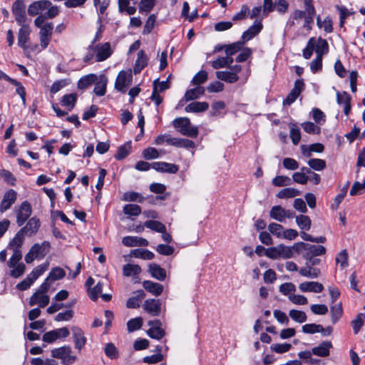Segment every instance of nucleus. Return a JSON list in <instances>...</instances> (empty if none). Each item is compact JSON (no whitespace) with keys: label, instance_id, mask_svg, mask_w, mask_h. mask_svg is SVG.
<instances>
[{"label":"nucleus","instance_id":"ddd939ff","mask_svg":"<svg viewBox=\"0 0 365 365\" xmlns=\"http://www.w3.org/2000/svg\"><path fill=\"white\" fill-rule=\"evenodd\" d=\"M96 52V61H103L111 55L110 46L109 43L97 45L95 48Z\"/></svg>","mask_w":365,"mask_h":365},{"label":"nucleus","instance_id":"052dcab7","mask_svg":"<svg viewBox=\"0 0 365 365\" xmlns=\"http://www.w3.org/2000/svg\"><path fill=\"white\" fill-rule=\"evenodd\" d=\"M130 146L129 145H123L118 148L115 158L120 160L124 159L130 153Z\"/></svg>","mask_w":365,"mask_h":365},{"label":"nucleus","instance_id":"9d476101","mask_svg":"<svg viewBox=\"0 0 365 365\" xmlns=\"http://www.w3.org/2000/svg\"><path fill=\"white\" fill-rule=\"evenodd\" d=\"M148 325L151 327L148 330V335L155 339H160L165 335V331L160 328L161 322L159 320L150 321Z\"/></svg>","mask_w":365,"mask_h":365},{"label":"nucleus","instance_id":"ea45409f","mask_svg":"<svg viewBox=\"0 0 365 365\" xmlns=\"http://www.w3.org/2000/svg\"><path fill=\"white\" fill-rule=\"evenodd\" d=\"M141 272L140 267L137 264H126L123 267V275L130 277L132 275H137Z\"/></svg>","mask_w":365,"mask_h":365},{"label":"nucleus","instance_id":"bb28decb","mask_svg":"<svg viewBox=\"0 0 365 365\" xmlns=\"http://www.w3.org/2000/svg\"><path fill=\"white\" fill-rule=\"evenodd\" d=\"M209 104L207 102L195 101L189 103L185 108L187 113H199L203 112L208 109Z\"/></svg>","mask_w":365,"mask_h":365},{"label":"nucleus","instance_id":"f03ea898","mask_svg":"<svg viewBox=\"0 0 365 365\" xmlns=\"http://www.w3.org/2000/svg\"><path fill=\"white\" fill-rule=\"evenodd\" d=\"M11 11L18 25L27 24L26 6L24 0H16L12 5Z\"/></svg>","mask_w":365,"mask_h":365},{"label":"nucleus","instance_id":"423d86ee","mask_svg":"<svg viewBox=\"0 0 365 365\" xmlns=\"http://www.w3.org/2000/svg\"><path fill=\"white\" fill-rule=\"evenodd\" d=\"M131 81L132 75L125 71H121L116 78L115 88L122 93H125L126 88L131 83Z\"/></svg>","mask_w":365,"mask_h":365},{"label":"nucleus","instance_id":"c756f323","mask_svg":"<svg viewBox=\"0 0 365 365\" xmlns=\"http://www.w3.org/2000/svg\"><path fill=\"white\" fill-rule=\"evenodd\" d=\"M98 76L91 73L81 78L78 82V88L81 90L86 89L97 81Z\"/></svg>","mask_w":365,"mask_h":365},{"label":"nucleus","instance_id":"7c9ffc66","mask_svg":"<svg viewBox=\"0 0 365 365\" xmlns=\"http://www.w3.org/2000/svg\"><path fill=\"white\" fill-rule=\"evenodd\" d=\"M204 93L205 88L202 86H197L187 91L184 98L186 101H190L199 98L200 96L203 95Z\"/></svg>","mask_w":365,"mask_h":365},{"label":"nucleus","instance_id":"e2e57ef3","mask_svg":"<svg viewBox=\"0 0 365 365\" xmlns=\"http://www.w3.org/2000/svg\"><path fill=\"white\" fill-rule=\"evenodd\" d=\"M244 44L242 41L233 43L226 47L225 53L227 56H232L240 50L242 46Z\"/></svg>","mask_w":365,"mask_h":365},{"label":"nucleus","instance_id":"5701e85b","mask_svg":"<svg viewBox=\"0 0 365 365\" xmlns=\"http://www.w3.org/2000/svg\"><path fill=\"white\" fill-rule=\"evenodd\" d=\"M41 225L40 221L38 218L34 217L31 218L26 226L21 230L27 235L31 236L36 234Z\"/></svg>","mask_w":365,"mask_h":365},{"label":"nucleus","instance_id":"603ef678","mask_svg":"<svg viewBox=\"0 0 365 365\" xmlns=\"http://www.w3.org/2000/svg\"><path fill=\"white\" fill-rule=\"evenodd\" d=\"M291 179L289 177L284 175H277L272 180V184L277 187L289 185L291 184Z\"/></svg>","mask_w":365,"mask_h":365},{"label":"nucleus","instance_id":"72a5a7b5","mask_svg":"<svg viewBox=\"0 0 365 365\" xmlns=\"http://www.w3.org/2000/svg\"><path fill=\"white\" fill-rule=\"evenodd\" d=\"M130 255L132 257H136V258H140L143 259H152L154 258V254L145 249H135L133 250L130 252Z\"/></svg>","mask_w":365,"mask_h":365},{"label":"nucleus","instance_id":"680f3d73","mask_svg":"<svg viewBox=\"0 0 365 365\" xmlns=\"http://www.w3.org/2000/svg\"><path fill=\"white\" fill-rule=\"evenodd\" d=\"M207 79V73L205 71H200L195 75L192 80L194 85H200Z\"/></svg>","mask_w":365,"mask_h":365},{"label":"nucleus","instance_id":"3c124183","mask_svg":"<svg viewBox=\"0 0 365 365\" xmlns=\"http://www.w3.org/2000/svg\"><path fill=\"white\" fill-rule=\"evenodd\" d=\"M143 320L140 317L130 319L127 322V328L129 332L138 330L141 328Z\"/></svg>","mask_w":365,"mask_h":365},{"label":"nucleus","instance_id":"58836bf2","mask_svg":"<svg viewBox=\"0 0 365 365\" xmlns=\"http://www.w3.org/2000/svg\"><path fill=\"white\" fill-rule=\"evenodd\" d=\"M278 246V250H279V258L283 259H289L293 257V250H296V247L294 248V246L292 247L285 246L283 244H280Z\"/></svg>","mask_w":365,"mask_h":365},{"label":"nucleus","instance_id":"412c9836","mask_svg":"<svg viewBox=\"0 0 365 365\" xmlns=\"http://www.w3.org/2000/svg\"><path fill=\"white\" fill-rule=\"evenodd\" d=\"M107 83L108 78L105 75H101L100 76H98L97 81H96V82L94 83V93L98 96H104L106 93Z\"/></svg>","mask_w":365,"mask_h":365},{"label":"nucleus","instance_id":"338daca9","mask_svg":"<svg viewBox=\"0 0 365 365\" xmlns=\"http://www.w3.org/2000/svg\"><path fill=\"white\" fill-rule=\"evenodd\" d=\"M365 188V180H364L363 183H361L358 181H356L354 182L351 190H350V195L354 196L356 195H359L361 193L362 190Z\"/></svg>","mask_w":365,"mask_h":365},{"label":"nucleus","instance_id":"dca6fc26","mask_svg":"<svg viewBox=\"0 0 365 365\" xmlns=\"http://www.w3.org/2000/svg\"><path fill=\"white\" fill-rule=\"evenodd\" d=\"M16 199V192L11 189L5 192L3 200L1 202V210L4 212L9 209L11 206L15 202Z\"/></svg>","mask_w":365,"mask_h":365},{"label":"nucleus","instance_id":"79ce46f5","mask_svg":"<svg viewBox=\"0 0 365 365\" xmlns=\"http://www.w3.org/2000/svg\"><path fill=\"white\" fill-rule=\"evenodd\" d=\"M317 24L327 33H331L333 31L332 21L329 16L326 17L324 21H322L321 18L318 16L317 18Z\"/></svg>","mask_w":365,"mask_h":365},{"label":"nucleus","instance_id":"bf43d9fd","mask_svg":"<svg viewBox=\"0 0 365 365\" xmlns=\"http://www.w3.org/2000/svg\"><path fill=\"white\" fill-rule=\"evenodd\" d=\"M158 80H155L153 83V93L150 97V99L155 102L156 106H159L162 101L163 98L158 94L159 91L158 90Z\"/></svg>","mask_w":365,"mask_h":365},{"label":"nucleus","instance_id":"c9c22d12","mask_svg":"<svg viewBox=\"0 0 365 365\" xmlns=\"http://www.w3.org/2000/svg\"><path fill=\"white\" fill-rule=\"evenodd\" d=\"M24 235H26L21 230H20L13 238V240L9 243V247H11L13 250L14 249H20L24 241Z\"/></svg>","mask_w":365,"mask_h":365},{"label":"nucleus","instance_id":"b1692460","mask_svg":"<svg viewBox=\"0 0 365 365\" xmlns=\"http://www.w3.org/2000/svg\"><path fill=\"white\" fill-rule=\"evenodd\" d=\"M332 347L331 341H324L319 346L312 348V353L314 355L321 357H325L329 355L330 349Z\"/></svg>","mask_w":365,"mask_h":365},{"label":"nucleus","instance_id":"a878e982","mask_svg":"<svg viewBox=\"0 0 365 365\" xmlns=\"http://www.w3.org/2000/svg\"><path fill=\"white\" fill-rule=\"evenodd\" d=\"M137 56V60L133 68L135 74L139 73L147 66L148 61V58L143 50L140 51Z\"/></svg>","mask_w":365,"mask_h":365},{"label":"nucleus","instance_id":"c85d7f7f","mask_svg":"<svg viewBox=\"0 0 365 365\" xmlns=\"http://www.w3.org/2000/svg\"><path fill=\"white\" fill-rule=\"evenodd\" d=\"M135 296L128 299L126 306L130 309H135L140 307V302L145 297V293L143 290H138L134 293Z\"/></svg>","mask_w":365,"mask_h":365},{"label":"nucleus","instance_id":"c03bdc74","mask_svg":"<svg viewBox=\"0 0 365 365\" xmlns=\"http://www.w3.org/2000/svg\"><path fill=\"white\" fill-rule=\"evenodd\" d=\"M289 315L294 321L298 323H303L307 320L306 313L303 311L291 309Z\"/></svg>","mask_w":365,"mask_h":365},{"label":"nucleus","instance_id":"f8f14e48","mask_svg":"<svg viewBox=\"0 0 365 365\" xmlns=\"http://www.w3.org/2000/svg\"><path fill=\"white\" fill-rule=\"evenodd\" d=\"M160 302L159 299H147L143 304V309L153 316H158L160 313Z\"/></svg>","mask_w":365,"mask_h":365},{"label":"nucleus","instance_id":"a19ab883","mask_svg":"<svg viewBox=\"0 0 365 365\" xmlns=\"http://www.w3.org/2000/svg\"><path fill=\"white\" fill-rule=\"evenodd\" d=\"M144 225L145 227L150 229L157 232L165 231V226L164 224L156 220H147L145 222Z\"/></svg>","mask_w":365,"mask_h":365},{"label":"nucleus","instance_id":"13d9d810","mask_svg":"<svg viewBox=\"0 0 365 365\" xmlns=\"http://www.w3.org/2000/svg\"><path fill=\"white\" fill-rule=\"evenodd\" d=\"M123 200L125 201H138L139 202H142L144 200V197H142L141 195L138 192H127L124 194Z\"/></svg>","mask_w":365,"mask_h":365},{"label":"nucleus","instance_id":"39448f33","mask_svg":"<svg viewBox=\"0 0 365 365\" xmlns=\"http://www.w3.org/2000/svg\"><path fill=\"white\" fill-rule=\"evenodd\" d=\"M31 213L32 209L30 203L28 201H24L17 211L16 223L18 225L22 226L31 215Z\"/></svg>","mask_w":365,"mask_h":365},{"label":"nucleus","instance_id":"a18cd8bd","mask_svg":"<svg viewBox=\"0 0 365 365\" xmlns=\"http://www.w3.org/2000/svg\"><path fill=\"white\" fill-rule=\"evenodd\" d=\"M66 275L65 271L61 268V267H54L53 268L48 277L50 279V280L53 282L56 280L61 279L63 278Z\"/></svg>","mask_w":365,"mask_h":365},{"label":"nucleus","instance_id":"4468645a","mask_svg":"<svg viewBox=\"0 0 365 365\" xmlns=\"http://www.w3.org/2000/svg\"><path fill=\"white\" fill-rule=\"evenodd\" d=\"M123 244L126 247L148 246V241L146 239L137 236H126L122 240Z\"/></svg>","mask_w":365,"mask_h":365},{"label":"nucleus","instance_id":"4be33fe9","mask_svg":"<svg viewBox=\"0 0 365 365\" xmlns=\"http://www.w3.org/2000/svg\"><path fill=\"white\" fill-rule=\"evenodd\" d=\"M299 289L302 292H313L315 293H320L324 289L322 284L317 282H305L301 283L299 286Z\"/></svg>","mask_w":365,"mask_h":365},{"label":"nucleus","instance_id":"4d7b16f0","mask_svg":"<svg viewBox=\"0 0 365 365\" xmlns=\"http://www.w3.org/2000/svg\"><path fill=\"white\" fill-rule=\"evenodd\" d=\"M292 348L290 344H274L271 346V349L278 354H283L287 352Z\"/></svg>","mask_w":365,"mask_h":365},{"label":"nucleus","instance_id":"69168bd1","mask_svg":"<svg viewBox=\"0 0 365 365\" xmlns=\"http://www.w3.org/2000/svg\"><path fill=\"white\" fill-rule=\"evenodd\" d=\"M304 130L308 133H319L320 128L314 125L312 122H305L302 124Z\"/></svg>","mask_w":365,"mask_h":365},{"label":"nucleus","instance_id":"cd10ccee","mask_svg":"<svg viewBox=\"0 0 365 365\" xmlns=\"http://www.w3.org/2000/svg\"><path fill=\"white\" fill-rule=\"evenodd\" d=\"M149 271L153 277L163 281L166 277L165 269L160 267L158 264L153 263L149 266Z\"/></svg>","mask_w":365,"mask_h":365},{"label":"nucleus","instance_id":"1a4fd4ad","mask_svg":"<svg viewBox=\"0 0 365 365\" xmlns=\"http://www.w3.org/2000/svg\"><path fill=\"white\" fill-rule=\"evenodd\" d=\"M71 332L73 339L75 344V348L81 350L86 344V338L84 335V332L81 329L78 327H72Z\"/></svg>","mask_w":365,"mask_h":365},{"label":"nucleus","instance_id":"6e6552de","mask_svg":"<svg viewBox=\"0 0 365 365\" xmlns=\"http://www.w3.org/2000/svg\"><path fill=\"white\" fill-rule=\"evenodd\" d=\"M51 2L48 0H39L33 2L28 7V14L34 16L39 15L43 11L50 7Z\"/></svg>","mask_w":365,"mask_h":365},{"label":"nucleus","instance_id":"2f4dec72","mask_svg":"<svg viewBox=\"0 0 365 365\" xmlns=\"http://www.w3.org/2000/svg\"><path fill=\"white\" fill-rule=\"evenodd\" d=\"M296 223L302 230H309L312 225V220L307 215H300L295 217Z\"/></svg>","mask_w":365,"mask_h":365},{"label":"nucleus","instance_id":"393cba45","mask_svg":"<svg viewBox=\"0 0 365 365\" xmlns=\"http://www.w3.org/2000/svg\"><path fill=\"white\" fill-rule=\"evenodd\" d=\"M143 288L155 296H159L163 291V286L159 283L152 281H144L143 283Z\"/></svg>","mask_w":365,"mask_h":365},{"label":"nucleus","instance_id":"8fccbe9b","mask_svg":"<svg viewBox=\"0 0 365 365\" xmlns=\"http://www.w3.org/2000/svg\"><path fill=\"white\" fill-rule=\"evenodd\" d=\"M77 101V96L74 93L65 95L61 100V103L64 106L70 107L69 110L73 108Z\"/></svg>","mask_w":365,"mask_h":365},{"label":"nucleus","instance_id":"f257e3e1","mask_svg":"<svg viewBox=\"0 0 365 365\" xmlns=\"http://www.w3.org/2000/svg\"><path fill=\"white\" fill-rule=\"evenodd\" d=\"M71 351L70 346H63L51 350V356L53 358L61 359L62 364L64 365H71L76 360V357L71 354Z\"/></svg>","mask_w":365,"mask_h":365},{"label":"nucleus","instance_id":"20e7f679","mask_svg":"<svg viewBox=\"0 0 365 365\" xmlns=\"http://www.w3.org/2000/svg\"><path fill=\"white\" fill-rule=\"evenodd\" d=\"M39 38L40 44L43 49H45L48 46L53 30V25L52 23H46L43 27L39 28Z\"/></svg>","mask_w":365,"mask_h":365},{"label":"nucleus","instance_id":"473e14b6","mask_svg":"<svg viewBox=\"0 0 365 365\" xmlns=\"http://www.w3.org/2000/svg\"><path fill=\"white\" fill-rule=\"evenodd\" d=\"M216 76L218 79L232 83L238 81L237 74L229 71H217Z\"/></svg>","mask_w":365,"mask_h":365},{"label":"nucleus","instance_id":"774afa93","mask_svg":"<svg viewBox=\"0 0 365 365\" xmlns=\"http://www.w3.org/2000/svg\"><path fill=\"white\" fill-rule=\"evenodd\" d=\"M143 156L146 160L155 159L159 157V153L155 148H148L143 151Z\"/></svg>","mask_w":365,"mask_h":365},{"label":"nucleus","instance_id":"2eb2a0df","mask_svg":"<svg viewBox=\"0 0 365 365\" xmlns=\"http://www.w3.org/2000/svg\"><path fill=\"white\" fill-rule=\"evenodd\" d=\"M49 303V297L46 294L36 292L29 299V305L34 306L38 304L40 307L43 308Z\"/></svg>","mask_w":365,"mask_h":365},{"label":"nucleus","instance_id":"37998d69","mask_svg":"<svg viewBox=\"0 0 365 365\" xmlns=\"http://www.w3.org/2000/svg\"><path fill=\"white\" fill-rule=\"evenodd\" d=\"M123 212L130 216H138L141 213V208L135 204H128L124 206Z\"/></svg>","mask_w":365,"mask_h":365},{"label":"nucleus","instance_id":"f704fd0d","mask_svg":"<svg viewBox=\"0 0 365 365\" xmlns=\"http://www.w3.org/2000/svg\"><path fill=\"white\" fill-rule=\"evenodd\" d=\"M300 195V191L293 188L287 187L281 190L277 194V197L280 199L292 198Z\"/></svg>","mask_w":365,"mask_h":365},{"label":"nucleus","instance_id":"aec40b11","mask_svg":"<svg viewBox=\"0 0 365 365\" xmlns=\"http://www.w3.org/2000/svg\"><path fill=\"white\" fill-rule=\"evenodd\" d=\"M50 243L47 241L43 242L41 244H34L31 250L37 258H43L49 252Z\"/></svg>","mask_w":365,"mask_h":365},{"label":"nucleus","instance_id":"5fc2aeb1","mask_svg":"<svg viewBox=\"0 0 365 365\" xmlns=\"http://www.w3.org/2000/svg\"><path fill=\"white\" fill-rule=\"evenodd\" d=\"M269 231L277 237H282L284 232V227L282 225L272 222L268 226Z\"/></svg>","mask_w":365,"mask_h":365},{"label":"nucleus","instance_id":"6ab92c4d","mask_svg":"<svg viewBox=\"0 0 365 365\" xmlns=\"http://www.w3.org/2000/svg\"><path fill=\"white\" fill-rule=\"evenodd\" d=\"M152 168L157 171L173 174L176 173L178 170V165L165 162H155L152 164Z\"/></svg>","mask_w":365,"mask_h":365},{"label":"nucleus","instance_id":"0e129e2a","mask_svg":"<svg viewBox=\"0 0 365 365\" xmlns=\"http://www.w3.org/2000/svg\"><path fill=\"white\" fill-rule=\"evenodd\" d=\"M105 354L110 359H115L118 355L117 349L113 343H108L106 345Z\"/></svg>","mask_w":365,"mask_h":365},{"label":"nucleus","instance_id":"a211bd4d","mask_svg":"<svg viewBox=\"0 0 365 365\" xmlns=\"http://www.w3.org/2000/svg\"><path fill=\"white\" fill-rule=\"evenodd\" d=\"M262 29V24L261 21H255L254 24L243 33L242 36V42L245 43L252 39L261 31Z\"/></svg>","mask_w":365,"mask_h":365},{"label":"nucleus","instance_id":"0eeeda50","mask_svg":"<svg viewBox=\"0 0 365 365\" xmlns=\"http://www.w3.org/2000/svg\"><path fill=\"white\" fill-rule=\"evenodd\" d=\"M304 87V83L302 80H297L294 83V88L292 89L290 93L288 94L287 98L284 100L283 104L289 106L293 102L295 101V100L297 98V97L299 96L301 92L303 91Z\"/></svg>","mask_w":365,"mask_h":365},{"label":"nucleus","instance_id":"f3484780","mask_svg":"<svg viewBox=\"0 0 365 365\" xmlns=\"http://www.w3.org/2000/svg\"><path fill=\"white\" fill-rule=\"evenodd\" d=\"M314 41H313V49L316 52L317 56H323L327 54L329 51V45L327 41L325 39L322 38L321 37L315 38Z\"/></svg>","mask_w":365,"mask_h":365},{"label":"nucleus","instance_id":"6e6d98bb","mask_svg":"<svg viewBox=\"0 0 365 365\" xmlns=\"http://www.w3.org/2000/svg\"><path fill=\"white\" fill-rule=\"evenodd\" d=\"M103 284L101 282H98L97 284L90 290H88V296L93 301H96L98 298L99 294L102 292Z\"/></svg>","mask_w":365,"mask_h":365},{"label":"nucleus","instance_id":"864d4df0","mask_svg":"<svg viewBox=\"0 0 365 365\" xmlns=\"http://www.w3.org/2000/svg\"><path fill=\"white\" fill-rule=\"evenodd\" d=\"M324 330V327L320 324H307L302 327V331L306 334H314Z\"/></svg>","mask_w":365,"mask_h":365},{"label":"nucleus","instance_id":"9b49d317","mask_svg":"<svg viewBox=\"0 0 365 365\" xmlns=\"http://www.w3.org/2000/svg\"><path fill=\"white\" fill-rule=\"evenodd\" d=\"M19 26L21 28L18 33V45L21 48H26V44L29 40L30 27L28 24H20Z\"/></svg>","mask_w":365,"mask_h":365},{"label":"nucleus","instance_id":"e433bc0d","mask_svg":"<svg viewBox=\"0 0 365 365\" xmlns=\"http://www.w3.org/2000/svg\"><path fill=\"white\" fill-rule=\"evenodd\" d=\"M271 218L279 222H284V208L280 205L273 206L269 212Z\"/></svg>","mask_w":365,"mask_h":365},{"label":"nucleus","instance_id":"4c0bfd02","mask_svg":"<svg viewBox=\"0 0 365 365\" xmlns=\"http://www.w3.org/2000/svg\"><path fill=\"white\" fill-rule=\"evenodd\" d=\"M118 4L120 13L125 11L128 15H132L136 11L135 7L129 6L130 0H118Z\"/></svg>","mask_w":365,"mask_h":365},{"label":"nucleus","instance_id":"de8ad7c7","mask_svg":"<svg viewBox=\"0 0 365 365\" xmlns=\"http://www.w3.org/2000/svg\"><path fill=\"white\" fill-rule=\"evenodd\" d=\"M310 168L314 170L321 171L326 168V162L322 159L313 158L308 161Z\"/></svg>","mask_w":365,"mask_h":365},{"label":"nucleus","instance_id":"49530a36","mask_svg":"<svg viewBox=\"0 0 365 365\" xmlns=\"http://www.w3.org/2000/svg\"><path fill=\"white\" fill-rule=\"evenodd\" d=\"M12 256L7 262L9 267H15L16 264H19V262L22 258V253L20 249H14Z\"/></svg>","mask_w":365,"mask_h":365},{"label":"nucleus","instance_id":"7ed1b4c3","mask_svg":"<svg viewBox=\"0 0 365 365\" xmlns=\"http://www.w3.org/2000/svg\"><path fill=\"white\" fill-rule=\"evenodd\" d=\"M295 247H296L297 252L299 251V247H302L304 250H307L308 252L306 255V257H305L306 258H308L309 256H314V257L319 256V255L325 254V252H326V249L322 245H313L306 244L304 242H299V243L294 244V248H295Z\"/></svg>","mask_w":365,"mask_h":365},{"label":"nucleus","instance_id":"09e8293b","mask_svg":"<svg viewBox=\"0 0 365 365\" xmlns=\"http://www.w3.org/2000/svg\"><path fill=\"white\" fill-rule=\"evenodd\" d=\"M343 309L341 304H336L331 308V322L335 324L342 316Z\"/></svg>","mask_w":365,"mask_h":365}]
</instances>
